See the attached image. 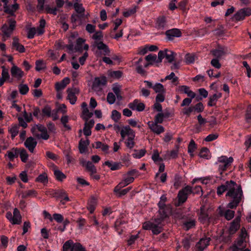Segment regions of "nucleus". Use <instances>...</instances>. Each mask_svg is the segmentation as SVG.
Returning a JSON list of instances; mask_svg holds the SVG:
<instances>
[{
	"label": "nucleus",
	"mask_w": 251,
	"mask_h": 251,
	"mask_svg": "<svg viewBox=\"0 0 251 251\" xmlns=\"http://www.w3.org/2000/svg\"><path fill=\"white\" fill-rule=\"evenodd\" d=\"M166 200L167 198L164 195L161 196L160 201L158 203L159 207L158 216L159 217L155 218L153 220L145 222L143 224V228L144 229L151 230L154 234H158L162 231L164 220L168 216L167 212L165 211Z\"/></svg>",
	"instance_id": "1"
},
{
	"label": "nucleus",
	"mask_w": 251,
	"mask_h": 251,
	"mask_svg": "<svg viewBox=\"0 0 251 251\" xmlns=\"http://www.w3.org/2000/svg\"><path fill=\"white\" fill-rule=\"evenodd\" d=\"M226 197L231 200L227 204V207L231 209L235 208L244 198L241 187L233 181L230 180Z\"/></svg>",
	"instance_id": "2"
},
{
	"label": "nucleus",
	"mask_w": 251,
	"mask_h": 251,
	"mask_svg": "<svg viewBox=\"0 0 251 251\" xmlns=\"http://www.w3.org/2000/svg\"><path fill=\"white\" fill-rule=\"evenodd\" d=\"M233 161V158L232 157H227L226 156H221L218 157L216 164L218 167V170L220 174L226 170V169L231 165Z\"/></svg>",
	"instance_id": "3"
},
{
	"label": "nucleus",
	"mask_w": 251,
	"mask_h": 251,
	"mask_svg": "<svg viewBox=\"0 0 251 251\" xmlns=\"http://www.w3.org/2000/svg\"><path fill=\"white\" fill-rule=\"evenodd\" d=\"M6 217L13 225H19L22 222V216L19 210L17 208L14 209L13 215L11 212H7Z\"/></svg>",
	"instance_id": "4"
},
{
	"label": "nucleus",
	"mask_w": 251,
	"mask_h": 251,
	"mask_svg": "<svg viewBox=\"0 0 251 251\" xmlns=\"http://www.w3.org/2000/svg\"><path fill=\"white\" fill-rule=\"evenodd\" d=\"M63 251H85V249L78 243H74L72 240L66 241L63 246Z\"/></svg>",
	"instance_id": "5"
},
{
	"label": "nucleus",
	"mask_w": 251,
	"mask_h": 251,
	"mask_svg": "<svg viewBox=\"0 0 251 251\" xmlns=\"http://www.w3.org/2000/svg\"><path fill=\"white\" fill-rule=\"evenodd\" d=\"M9 26L4 24L1 27V31L4 37H9L11 36L16 26V21L13 19H10L8 21Z\"/></svg>",
	"instance_id": "6"
},
{
	"label": "nucleus",
	"mask_w": 251,
	"mask_h": 251,
	"mask_svg": "<svg viewBox=\"0 0 251 251\" xmlns=\"http://www.w3.org/2000/svg\"><path fill=\"white\" fill-rule=\"evenodd\" d=\"M251 15V8H244L237 12L232 18L233 21H239L243 20L246 16Z\"/></svg>",
	"instance_id": "7"
},
{
	"label": "nucleus",
	"mask_w": 251,
	"mask_h": 251,
	"mask_svg": "<svg viewBox=\"0 0 251 251\" xmlns=\"http://www.w3.org/2000/svg\"><path fill=\"white\" fill-rule=\"evenodd\" d=\"M106 84V79L105 76L95 78L92 85V89L96 92H100L102 88Z\"/></svg>",
	"instance_id": "8"
},
{
	"label": "nucleus",
	"mask_w": 251,
	"mask_h": 251,
	"mask_svg": "<svg viewBox=\"0 0 251 251\" xmlns=\"http://www.w3.org/2000/svg\"><path fill=\"white\" fill-rule=\"evenodd\" d=\"M247 233L244 228H242L241 234L235 243V244L239 247L240 249H243L247 246V242L248 241V238H247Z\"/></svg>",
	"instance_id": "9"
},
{
	"label": "nucleus",
	"mask_w": 251,
	"mask_h": 251,
	"mask_svg": "<svg viewBox=\"0 0 251 251\" xmlns=\"http://www.w3.org/2000/svg\"><path fill=\"white\" fill-rule=\"evenodd\" d=\"M79 93V90L76 88H68L67 90V100L70 103L74 105L75 103L77 100V96Z\"/></svg>",
	"instance_id": "10"
},
{
	"label": "nucleus",
	"mask_w": 251,
	"mask_h": 251,
	"mask_svg": "<svg viewBox=\"0 0 251 251\" xmlns=\"http://www.w3.org/2000/svg\"><path fill=\"white\" fill-rule=\"evenodd\" d=\"M147 125L150 130L156 135H159L165 131V128L162 125L153 121H149Z\"/></svg>",
	"instance_id": "11"
},
{
	"label": "nucleus",
	"mask_w": 251,
	"mask_h": 251,
	"mask_svg": "<svg viewBox=\"0 0 251 251\" xmlns=\"http://www.w3.org/2000/svg\"><path fill=\"white\" fill-rule=\"evenodd\" d=\"M121 136L122 140H124L126 138H127V139L135 138V134L134 131L129 127V126H126L122 127Z\"/></svg>",
	"instance_id": "12"
},
{
	"label": "nucleus",
	"mask_w": 251,
	"mask_h": 251,
	"mask_svg": "<svg viewBox=\"0 0 251 251\" xmlns=\"http://www.w3.org/2000/svg\"><path fill=\"white\" fill-rule=\"evenodd\" d=\"M128 107L133 110L140 112L143 111L145 109V105L144 103L136 99L128 104Z\"/></svg>",
	"instance_id": "13"
},
{
	"label": "nucleus",
	"mask_w": 251,
	"mask_h": 251,
	"mask_svg": "<svg viewBox=\"0 0 251 251\" xmlns=\"http://www.w3.org/2000/svg\"><path fill=\"white\" fill-rule=\"evenodd\" d=\"M37 142L32 137H28L24 143L25 146L28 150L30 152H33Z\"/></svg>",
	"instance_id": "14"
},
{
	"label": "nucleus",
	"mask_w": 251,
	"mask_h": 251,
	"mask_svg": "<svg viewBox=\"0 0 251 251\" xmlns=\"http://www.w3.org/2000/svg\"><path fill=\"white\" fill-rule=\"evenodd\" d=\"M210 238L209 237H204L201 238L196 244V248L198 251H203L208 245Z\"/></svg>",
	"instance_id": "15"
},
{
	"label": "nucleus",
	"mask_w": 251,
	"mask_h": 251,
	"mask_svg": "<svg viewBox=\"0 0 251 251\" xmlns=\"http://www.w3.org/2000/svg\"><path fill=\"white\" fill-rule=\"evenodd\" d=\"M81 108L82 110V118L86 121H88V119L93 115V113L89 111L87 107V104L85 102L81 104Z\"/></svg>",
	"instance_id": "16"
},
{
	"label": "nucleus",
	"mask_w": 251,
	"mask_h": 251,
	"mask_svg": "<svg viewBox=\"0 0 251 251\" xmlns=\"http://www.w3.org/2000/svg\"><path fill=\"white\" fill-rule=\"evenodd\" d=\"M12 64L13 63H12ZM11 74L13 77L20 79L23 77L24 72L20 68L13 64V66L11 69Z\"/></svg>",
	"instance_id": "17"
},
{
	"label": "nucleus",
	"mask_w": 251,
	"mask_h": 251,
	"mask_svg": "<svg viewBox=\"0 0 251 251\" xmlns=\"http://www.w3.org/2000/svg\"><path fill=\"white\" fill-rule=\"evenodd\" d=\"M228 52L227 49L224 47H219L211 51L212 54L216 57V58H220Z\"/></svg>",
	"instance_id": "18"
},
{
	"label": "nucleus",
	"mask_w": 251,
	"mask_h": 251,
	"mask_svg": "<svg viewBox=\"0 0 251 251\" xmlns=\"http://www.w3.org/2000/svg\"><path fill=\"white\" fill-rule=\"evenodd\" d=\"M80 164L84 167L86 168V169L92 174H95L97 172V170L95 167V166L93 164V163L89 161H85L84 160H81L80 161Z\"/></svg>",
	"instance_id": "19"
},
{
	"label": "nucleus",
	"mask_w": 251,
	"mask_h": 251,
	"mask_svg": "<svg viewBox=\"0 0 251 251\" xmlns=\"http://www.w3.org/2000/svg\"><path fill=\"white\" fill-rule=\"evenodd\" d=\"M95 122L93 120H91L89 121H86L84 127L83 128V133L86 136H89L91 134V128L94 125Z\"/></svg>",
	"instance_id": "20"
},
{
	"label": "nucleus",
	"mask_w": 251,
	"mask_h": 251,
	"mask_svg": "<svg viewBox=\"0 0 251 251\" xmlns=\"http://www.w3.org/2000/svg\"><path fill=\"white\" fill-rule=\"evenodd\" d=\"M103 165L107 166L112 171L119 170L123 166L121 162H112L110 161H105L103 163Z\"/></svg>",
	"instance_id": "21"
},
{
	"label": "nucleus",
	"mask_w": 251,
	"mask_h": 251,
	"mask_svg": "<svg viewBox=\"0 0 251 251\" xmlns=\"http://www.w3.org/2000/svg\"><path fill=\"white\" fill-rule=\"evenodd\" d=\"M12 47L20 52L22 53L25 51V49L24 46L19 43V39L16 37L13 38Z\"/></svg>",
	"instance_id": "22"
},
{
	"label": "nucleus",
	"mask_w": 251,
	"mask_h": 251,
	"mask_svg": "<svg viewBox=\"0 0 251 251\" xmlns=\"http://www.w3.org/2000/svg\"><path fill=\"white\" fill-rule=\"evenodd\" d=\"M166 34L169 39H172L174 37H179L181 35V31L176 28H174L171 30H167L166 32Z\"/></svg>",
	"instance_id": "23"
},
{
	"label": "nucleus",
	"mask_w": 251,
	"mask_h": 251,
	"mask_svg": "<svg viewBox=\"0 0 251 251\" xmlns=\"http://www.w3.org/2000/svg\"><path fill=\"white\" fill-rule=\"evenodd\" d=\"M137 173V170H132L128 172L126 174L124 175L123 179H124L127 182V183L129 184L133 182L134 180V175Z\"/></svg>",
	"instance_id": "24"
},
{
	"label": "nucleus",
	"mask_w": 251,
	"mask_h": 251,
	"mask_svg": "<svg viewBox=\"0 0 251 251\" xmlns=\"http://www.w3.org/2000/svg\"><path fill=\"white\" fill-rule=\"evenodd\" d=\"M222 93L217 92L212 96H210L209 97V101L207 103L209 106H215L218 100L222 97Z\"/></svg>",
	"instance_id": "25"
},
{
	"label": "nucleus",
	"mask_w": 251,
	"mask_h": 251,
	"mask_svg": "<svg viewBox=\"0 0 251 251\" xmlns=\"http://www.w3.org/2000/svg\"><path fill=\"white\" fill-rule=\"evenodd\" d=\"M240 221V217L238 216L231 223L229 231L230 233L233 234L237 231L239 227V223Z\"/></svg>",
	"instance_id": "26"
},
{
	"label": "nucleus",
	"mask_w": 251,
	"mask_h": 251,
	"mask_svg": "<svg viewBox=\"0 0 251 251\" xmlns=\"http://www.w3.org/2000/svg\"><path fill=\"white\" fill-rule=\"evenodd\" d=\"M70 80L69 78L65 77L60 82H58L55 84V88L56 91H62L70 83Z\"/></svg>",
	"instance_id": "27"
},
{
	"label": "nucleus",
	"mask_w": 251,
	"mask_h": 251,
	"mask_svg": "<svg viewBox=\"0 0 251 251\" xmlns=\"http://www.w3.org/2000/svg\"><path fill=\"white\" fill-rule=\"evenodd\" d=\"M96 45L98 49L104 55H108L110 52V50L108 47L102 42H97L96 43Z\"/></svg>",
	"instance_id": "28"
},
{
	"label": "nucleus",
	"mask_w": 251,
	"mask_h": 251,
	"mask_svg": "<svg viewBox=\"0 0 251 251\" xmlns=\"http://www.w3.org/2000/svg\"><path fill=\"white\" fill-rule=\"evenodd\" d=\"M97 203V200L94 198H92L89 200L87 208L90 213H92L94 211Z\"/></svg>",
	"instance_id": "29"
},
{
	"label": "nucleus",
	"mask_w": 251,
	"mask_h": 251,
	"mask_svg": "<svg viewBox=\"0 0 251 251\" xmlns=\"http://www.w3.org/2000/svg\"><path fill=\"white\" fill-rule=\"evenodd\" d=\"M179 90L184 92L185 94H186L188 97H191L192 98H194L196 96V94L195 93L192 92L189 89V87L186 85L180 86L179 87Z\"/></svg>",
	"instance_id": "30"
},
{
	"label": "nucleus",
	"mask_w": 251,
	"mask_h": 251,
	"mask_svg": "<svg viewBox=\"0 0 251 251\" xmlns=\"http://www.w3.org/2000/svg\"><path fill=\"white\" fill-rule=\"evenodd\" d=\"M85 40L82 38H78L76 41V48L77 50H82V49L84 50H88L89 46L87 44H84Z\"/></svg>",
	"instance_id": "31"
},
{
	"label": "nucleus",
	"mask_w": 251,
	"mask_h": 251,
	"mask_svg": "<svg viewBox=\"0 0 251 251\" xmlns=\"http://www.w3.org/2000/svg\"><path fill=\"white\" fill-rule=\"evenodd\" d=\"M19 126L17 125H12L8 127V131L11 135L12 139H13L17 135L19 132Z\"/></svg>",
	"instance_id": "32"
},
{
	"label": "nucleus",
	"mask_w": 251,
	"mask_h": 251,
	"mask_svg": "<svg viewBox=\"0 0 251 251\" xmlns=\"http://www.w3.org/2000/svg\"><path fill=\"white\" fill-rule=\"evenodd\" d=\"M89 144V141L86 140L85 141L80 140L79 144V150L81 153H84L87 149V146Z\"/></svg>",
	"instance_id": "33"
},
{
	"label": "nucleus",
	"mask_w": 251,
	"mask_h": 251,
	"mask_svg": "<svg viewBox=\"0 0 251 251\" xmlns=\"http://www.w3.org/2000/svg\"><path fill=\"white\" fill-rule=\"evenodd\" d=\"M197 56L194 53H187L185 56V62L187 64H191L194 63Z\"/></svg>",
	"instance_id": "34"
},
{
	"label": "nucleus",
	"mask_w": 251,
	"mask_h": 251,
	"mask_svg": "<svg viewBox=\"0 0 251 251\" xmlns=\"http://www.w3.org/2000/svg\"><path fill=\"white\" fill-rule=\"evenodd\" d=\"M230 181H226L225 184L221 185L217 188V193L218 195H222L225 191L228 192V187Z\"/></svg>",
	"instance_id": "35"
},
{
	"label": "nucleus",
	"mask_w": 251,
	"mask_h": 251,
	"mask_svg": "<svg viewBox=\"0 0 251 251\" xmlns=\"http://www.w3.org/2000/svg\"><path fill=\"white\" fill-rule=\"evenodd\" d=\"M53 172L56 179L58 181H61L66 177L64 173L56 168L54 169Z\"/></svg>",
	"instance_id": "36"
},
{
	"label": "nucleus",
	"mask_w": 251,
	"mask_h": 251,
	"mask_svg": "<svg viewBox=\"0 0 251 251\" xmlns=\"http://www.w3.org/2000/svg\"><path fill=\"white\" fill-rule=\"evenodd\" d=\"M18 151L17 149L13 148L11 151L7 152V155L10 161H13L15 158L18 157Z\"/></svg>",
	"instance_id": "37"
},
{
	"label": "nucleus",
	"mask_w": 251,
	"mask_h": 251,
	"mask_svg": "<svg viewBox=\"0 0 251 251\" xmlns=\"http://www.w3.org/2000/svg\"><path fill=\"white\" fill-rule=\"evenodd\" d=\"M153 89L156 93H165V89L160 83H156L153 85Z\"/></svg>",
	"instance_id": "38"
},
{
	"label": "nucleus",
	"mask_w": 251,
	"mask_h": 251,
	"mask_svg": "<svg viewBox=\"0 0 251 251\" xmlns=\"http://www.w3.org/2000/svg\"><path fill=\"white\" fill-rule=\"evenodd\" d=\"M112 90L114 93L115 94L118 100H121L122 99V97L121 96V86L117 83L114 84L112 87Z\"/></svg>",
	"instance_id": "39"
},
{
	"label": "nucleus",
	"mask_w": 251,
	"mask_h": 251,
	"mask_svg": "<svg viewBox=\"0 0 251 251\" xmlns=\"http://www.w3.org/2000/svg\"><path fill=\"white\" fill-rule=\"evenodd\" d=\"M197 149V146L193 140H191L188 147V152L191 157L194 156V152Z\"/></svg>",
	"instance_id": "40"
},
{
	"label": "nucleus",
	"mask_w": 251,
	"mask_h": 251,
	"mask_svg": "<svg viewBox=\"0 0 251 251\" xmlns=\"http://www.w3.org/2000/svg\"><path fill=\"white\" fill-rule=\"evenodd\" d=\"M46 130H47L46 128L44 126H43L41 125H36L34 126H33L32 127V128L31 129V132L34 136V133H39L38 132H41L44 131H45Z\"/></svg>",
	"instance_id": "41"
},
{
	"label": "nucleus",
	"mask_w": 251,
	"mask_h": 251,
	"mask_svg": "<svg viewBox=\"0 0 251 251\" xmlns=\"http://www.w3.org/2000/svg\"><path fill=\"white\" fill-rule=\"evenodd\" d=\"M74 7L75 11L80 14H83L85 11V8L83 7L82 4L78 2H76L74 4Z\"/></svg>",
	"instance_id": "42"
},
{
	"label": "nucleus",
	"mask_w": 251,
	"mask_h": 251,
	"mask_svg": "<svg viewBox=\"0 0 251 251\" xmlns=\"http://www.w3.org/2000/svg\"><path fill=\"white\" fill-rule=\"evenodd\" d=\"M35 180L40 183L46 184L48 182L47 175L46 173L41 174L36 178Z\"/></svg>",
	"instance_id": "43"
},
{
	"label": "nucleus",
	"mask_w": 251,
	"mask_h": 251,
	"mask_svg": "<svg viewBox=\"0 0 251 251\" xmlns=\"http://www.w3.org/2000/svg\"><path fill=\"white\" fill-rule=\"evenodd\" d=\"M18 8V4L17 3L12 4L10 6H8L5 9H4V11L6 13H8L12 15H13L14 12L16 11V10Z\"/></svg>",
	"instance_id": "44"
},
{
	"label": "nucleus",
	"mask_w": 251,
	"mask_h": 251,
	"mask_svg": "<svg viewBox=\"0 0 251 251\" xmlns=\"http://www.w3.org/2000/svg\"><path fill=\"white\" fill-rule=\"evenodd\" d=\"M175 58V52L172 50H166V53L165 55V58L166 60L171 63L173 61Z\"/></svg>",
	"instance_id": "45"
},
{
	"label": "nucleus",
	"mask_w": 251,
	"mask_h": 251,
	"mask_svg": "<svg viewBox=\"0 0 251 251\" xmlns=\"http://www.w3.org/2000/svg\"><path fill=\"white\" fill-rule=\"evenodd\" d=\"M208 215L204 212V209L203 207L201 208V213L199 216V219L201 223H205L208 220Z\"/></svg>",
	"instance_id": "46"
},
{
	"label": "nucleus",
	"mask_w": 251,
	"mask_h": 251,
	"mask_svg": "<svg viewBox=\"0 0 251 251\" xmlns=\"http://www.w3.org/2000/svg\"><path fill=\"white\" fill-rule=\"evenodd\" d=\"M46 25V21L42 19L40 21L39 27L37 28V32L38 35H41L44 32V27Z\"/></svg>",
	"instance_id": "47"
},
{
	"label": "nucleus",
	"mask_w": 251,
	"mask_h": 251,
	"mask_svg": "<svg viewBox=\"0 0 251 251\" xmlns=\"http://www.w3.org/2000/svg\"><path fill=\"white\" fill-rule=\"evenodd\" d=\"M165 79L170 80L175 84L178 83V77L176 76L175 73L173 72L171 73L169 75H167L165 77Z\"/></svg>",
	"instance_id": "48"
},
{
	"label": "nucleus",
	"mask_w": 251,
	"mask_h": 251,
	"mask_svg": "<svg viewBox=\"0 0 251 251\" xmlns=\"http://www.w3.org/2000/svg\"><path fill=\"white\" fill-rule=\"evenodd\" d=\"M166 25V20L163 17L158 18L156 21V26L158 28H163Z\"/></svg>",
	"instance_id": "49"
},
{
	"label": "nucleus",
	"mask_w": 251,
	"mask_h": 251,
	"mask_svg": "<svg viewBox=\"0 0 251 251\" xmlns=\"http://www.w3.org/2000/svg\"><path fill=\"white\" fill-rule=\"evenodd\" d=\"M18 89L22 95H25L29 91V88L26 84H21L19 85Z\"/></svg>",
	"instance_id": "50"
},
{
	"label": "nucleus",
	"mask_w": 251,
	"mask_h": 251,
	"mask_svg": "<svg viewBox=\"0 0 251 251\" xmlns=\"http://www.w3.org/2000/svg\"><path fill=\"white\" fill-rule=\"evenodd\" d=\"M199 156L201 158L208 159L209 157V150L206 148H202L199 153Z\"/></svg>",
	"instance_id": "51"
},
{
	"label": "nucleus",
	"mask_w": 251,
	"mask_h": 251,
	"mask_svg": "<svg viewBox=\"0 0 251 251\" xmlns=\"http://www.w3.org/2000/svg\"><path fill=\"white\" fill-rule=\"evenodd\" d=\"M34 136L37 139H42L44 140H47L49 138V135L47 133V130L43 131L39 133H34Z\"/></svg>",
	"instance_id": "52"
},
{
	"label": "nucleus",
	"mask_w": 251,
	"mask_h": 251,
	"mask_svg": "<svg viewBox=\"0 0 251 251\" xmlns=\"http://www.w3.org/2000/svg\"><path fill=\"white\" fill-rule=\"evenodd\" d=\"M121 115L116 110H114L112 111L111 118V119L116 122H117L121 118Z\"/></svg>",
	"instance_id": "53"
},
{
	"label": "nucleus",
	"mask_w": 251,
	"mask_h": 251,
	"mask_svg": "<svg viewBox=\"0 0 251 251\" xmlns=\"http://www.w3.org/2000/svg\"><path fill=\"white\" fill-rule=\"evenodd\" d=\"M20 156L21 160L23 162H26L27 161L28 158V155L25 150L22 149L20 151Z\"/></svg>",
	"instance_id": "54"
},
{
	"label": "nucleus",
	"mask_w": 251,
	"mask_h": 251,
	"mask_svg": "<svg viewBox=\"0 0 251 251\" xmlns=\"http://www.w3.org/2000/svg\"><path fill=\"white\" fill-rule=\"evenodd\" d=\"M164 116L162 112L158 113L154 117V120L153 122L162 124L164 121Z\"/></svg>",
	"instance_id": "55"
},
{
	"label": "nucleus",
	"mask_w": 251,
	"mask_h": 251,
	"mask_svg": "<svg viewBox=\"0 0 251 251\" xmlns=\"http://www.w3.org/2000/svg\"><path fill=\"white\" fill-rule=\"evenodd\" d=\"M195 225V221L194 220H191L189 221H187L185 222L183 224V228L186 230H188L189 229L192 228L194 227Z\"/></svg>",
	"instance_id": "56"
},
{
	"label": "nucleus",
	"mask_w": 251,
	"mask_h": 251,
	"mask_svg": "<svg viewBox=\"0 0 251 251\" xmlns=\"http://www.w3.org/2000/svg\"><path fill=\"white\" fill-rule=\"evenodd\" d=\"M52 112L51 108L49 105H46L42 109L43 114L48 117H51Z\"/></svg>",
	"instance_id": "57"
},
{
	"label": "nucleus",
	"mask_w": 251,
	"mask_h": 251,
	"mask_svg": "<svg viewBox=\"0 0 251 251\" xmlns=\"http://www.w3.org/2000/svg\"><path fill=\"white\" fill-rule=\"evenodd\" d=\"M46 68V64L42 60H38L36 62L35 69L37 71H40Z\"/></svg>",
	"instance_id": "58"
},
{
	"label": "nucleus",
	"mask_w": 251,
	"mask_h": 251,
	"mask_svg": "<svg viewBox=\"0 0 251 251\" xmlns=\"http://www.w3.org/2000/svg\"><path fill=\"white\" fill-rule=\"evenodd\" d=\"M187 195L182 191H180L178 194V201L180 202H184L187 199Z\"/></svg>",
	"instance_id": "59"
},
{
	"label": "nucleus",
	"mask_w": 251,
	"mask_h": 251,
	"mask_svg": "<svg viewBox=\"0 0 251 251\" xmlns=\"http://www.w3.org/2000/svg\"><path fill=\"white\" fill-rule=\"evenodd\" d=\"M108 75L114 78H119L122 76V73L120 71H110Z\"/></svg>",
	"instance_id": "60"
},
{
	"label": "nucleus",
	"mask_w": 251,
	"mask_h": 251,
	"mask_svg": "<svg viewBox=\"0 0 251 251\" xmlns=\"http://www.w3.org/2000/svg\"><path fill=\"white\" fill-rule=\"evenodd\" d=\"M131 188L130 187H129L123 190L120 189V190L118 191L114 192L116 194V195L118 197H121L127 194L131 190Z\"/></svg>",
	"instance_id": "61"
},
{
	"label": "nucleus",
	"mask_w": 251,
	"mask_h": 251,
	"mask_svg": "<svg viewBox=\"0 0 251 251\" xmlns=\"http://www.w3.org/2000/svg\"><path fill=\"white\" fill-rule=\"evenodd\" d=\"M36 33H37V29H36L35 27L29 28L27 30L28 38H33Z\"/></svg>",
	"instance_id": "62"
},
{
	"label": "nucleus",
	"mask_w": 251,
	"mask_h": 251,
	"mask_svg": "<svg viewBox=\"0 0 251 251\" xmlns=\"http://www.w3.org/2000/svg\"><path fill=\"white\" fill-rule=\"evenodd\" d=\"M2 69L1 73V77L5 79L6 80L8 79L9 78V75L8 73V70L5 68L4 66L1 67Z\"/></svg>",
	"instance_id": "63"
},
{
	"label": "nucleus",
	"mask_w": 251,
	"mask_h": 251,
	"mask_svg": "<svg viewBox=\"0 0 251 251\" xmlns=\"http://www.w3.org/2000/svg\"><path fill=\"white\" fill-rule=\"evenodd\" d=\"M234 211L231 210H227L225 213V217L227 220H230L234 216Z\"/></svg>",
	"instance_id": "64"
}]
</instances>
